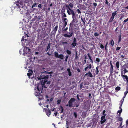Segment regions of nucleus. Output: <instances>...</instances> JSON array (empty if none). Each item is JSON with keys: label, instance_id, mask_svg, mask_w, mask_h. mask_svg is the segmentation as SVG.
Returning a JSON list of instances; mask_svg holds the SVG:
<instances>
[{"label": "nucleus", "instance_id": "43", "mask_svg": "<svg viewBox=\"0 0 128 128\" xmlns=\"http://www.w3.org/2000/svg\"><path fill=\"white\" fill-rule=\"evenodd\" d=\"M88 74V76L89 77H93V76L92 75V74Z\"/></svg>", "mask_w": 128, "mask_h": 128}, {"label": "nucleus", "instance_id": "22", "mask_svg": "<svg viewBox=\"0 0 128 128\" xmlns=\"http://www.w3.org/2000/svg\"><path fill=\"white\" fill-rule=\"evenodd\" d=\"M51 111L49 108L48 109V110L46 112V113L47 114H48L49 115H50L51 114Z\"/></svg>", "mask_w": 128, "mask_h": 128}, {"label": "nucleus", "instance_id": "44", "mask_svg": "<svg viewBox=\"0 0 128 128\" xmlns=\"http://www.w3.org/2000/svg\"><path fill=\"white\" fill-rule=\"evenodd\" d=\"M87 65L89 66L90 68H92V65L91 64H88Z\"/></svg>", "mask_w": 128, "mask_h": 128}, {"label": "nucleus", "instance_id": "38", "mask_svg": "<svg viewBox=\"0 0 128 128\" xmlns=\"http://www.w3.org/2000/svg\"><path fill=\"white\" fill-rule=\"evenodd\" d=\"M96 61L98 62H99L100 61V59L98 58H96Z\"/></svg>", "mask_w": 128, "mask_h": 128}, {"label": "nucleus", "instance_id": "51", "mask_svg": "<svg viewBox=\"0 0 128 128\" xmlns=\"http://www.w3.org/2000/svg\"><path fill=\"white\" fill-rule=\"evenodd\" d=\"M105 3L106 4H107L108 6H109L110 5V3L108 1H106Z\"/></svg>", "mask_w": 128, "mask_h": 128}, {"label": "nucleus", "instance_id": "30", "mask_svg": "<svg viewBox=\"0 0 128 128\" xmlns=\"http://www.w3.org/2000/svg\"><path fill=\"white\" fill-rule=\"evenodd\" d=\"M74 115L75 118H76L77 116V113L76 112H74L73 113Z\"/></svg>", "mask_w": 128, "mask_h": 128}, {"label": "nucleus", "instance_id": "33", "mask_svg": "<svg viewBox=\"0 0 128 128\" xmlns=\"http://www.w3.org/2000/svg\"><path fill=\"white\" fill-rule=\"evenodd\" d=\"M90 69L91 68H90L89 66H87L85 67L84 68V71H86L88 69Z\"/></svg>", "mask_w": 128, "mask_h": 128}, {"label": "nucleus", "instance_id": "39", "mask_svg": "<svg viewBox=\"0 0 128 128\" xmlns=\"http://www.w3.org/2000/svg\"><path fill=\"white\" fill-rule=\"evenodd\" d=\"M121 41V36L120 35L118 36V42H119Z\"/></svg>", "mask_w": 128, "mask_h": 128}, {"label": "nucleus", "instance_id": "54", "mask_svg": "<svg viewBox=\"0 0 128 128\" xmlns=\"http://www.w3.org/2000/svg\"><path fill=\"white\" fill-rule=\"evenodd\" d=\"M62 21H66V20H67V18H62Z\"/></svg>", "mask_w": 128, "mask_h": 128}, {"label": "nucleus", "instance_id": "16", "mask_svg": "<svg viewBox=\"0 0 128 128\" xmlns=\"http://www.w3.org/2000/svg\"><path fill=\"white\" fill-rule=\"evenodd\" d=\"M68 21V20H67L66 21H63V23L62 24H63V28H64L66 27L67 24V22Z\"/></svg>", "mask_w": 128, "mask_h": 128}, {"label": "nucleus", "instance_id": "10", "mask_svg": "<svg viewBox=\"0 0 128 128\" xmlns=\"http://www.w3.org/2000/svg\"><path fill=\"white\" fill-rule=\"evenodd\" d=\"M64 6L62 8V10H63V11H61V15L62 16V17H67L65 13V9L64 8Z\"/></svg>", "mask_w": 128, "mask_h": 128}, {"label": "nucleus", "instance_id": "23", "mask_svg": "<svg viewBox=\"0 0 128 128\" xmlns=\"http://www.w3.org/2000/svg\"><path fill=\"white\" fill-rule=\"evenodd\" d=\"M79 96H80V95L79 94H78L76 96V97H77V99H78V100H79V101L81 102H82V101H83V99L82 98L81 99H80H80L79 98Z\"/></svg>", "mask_w": 128, "mask_h": 128}, {"label": "nucleus", "instance_id": "36", "mask_svg": "<svg viewBox=\"0 0 128 128\" xmlns=\"http://www.w3.org/2000/svg\"><path fill=\"white\" fill-rule=\"evenodd\" d=\"M128 21V18H127L126 19L124 20L122 23L123 24H125L126 23V22H127Z\"/></svg>", "mask_w": 128, "mask_h": 128}, {"label": "nucleus", "instance_id": "28", "mask_svg": "<svg viewBox=\"0 0 128 128\" xmlns=\"http://www.w3.org/2000/svg\"><path fill=\"white\" fill-rule=\"evenodd\" d=\"M37 18V16H34V18H32L31 20V21L32 22H34V21H35L36 20V18Z\"/></svg>", "mask_w": 128, "mask_h": 128}, {"label": "nucleus", "instance_id": "40", "mask_svg": "<svg viewBox=\"0 0 128 128\" xmlns=\"http://www.w3.org/2000/svg\"><path fill=\"white\" fill-rule=\"evenodd\" d=\"M100 47L101 49L104 50V46L102 44H100Z\"/></svg>", "mask_w": 128, "mask_h": 128}, {"label": "nucleus", "instance_id": "52", "mask_svg": "<svg viewBox=\"0 0 128 128\" xmlns=\"http://www.w3.org/2000/svg\"><path fill=\"white\" fill-rule=\"evenodd\" d=\"M94 35L95 36H98L99 35V34L97 32H95L94 34Z\"/></svg>", "mask_w": 128, "mask_h": 128}, {"label": "nucleus", "instance_id": "9", "mask_svg": "<svg viewBox=\"0 0 128 128\" xmlns=\"http://www.w3.org/2000/svg\"><path fill=\"white\" fill-rule=\"evenodd\" d=\"M106 115H104V116H101V120H102V119H104V120H100V122L101 124H102L106 122Z\"/></svg>", "mask_w": 128, "mask_h": 128}, {"label": "nucleus", "instance_id": "21", "mask_svg": "<svg viewBox=\"0 0 128 128\" xmlns=\"http://www.w3.org/2000/svg\"><path fill=\"white\" fill-rule=\"evenodd\" d=\"M109 44H110V45L112 46H114V41L112 39V40L110 41L109 43Z\"/></svg>", "mask_w": 128, "mask_h": 128}, {"label": "nucleus", "instance_id": "29", "mask_svg": "<svg viewBox=\"0 0 128 128\" xmlns=\"http://www.w3.org/2000/svg\"><path fill=\"white\" fill-rule=\"evenodd\" d=\"M66 52L69 55H70L71 54V52L68 50H67L66 51Z\"/></svg>", "mask_w": 128, "mask_h": 128}, {"label": "nucleus", "instance_id": "56", "mask_svg": "<svg viewBox=\"0 0 128 128\" xmlns=\"http://www.w3.org/2000/svg\"><path fill=\"white\" fill-rule=\"evenodd\" d=\"M32 74L31 73H27V75L28 76H30Z\"/></svg>", "mask_w": 128, "mask_h": 128}, {"label": "nucleus", "instance_id": "11", "mask_svg": "<svg viewBox=\"0 0 128 128\" xmlns=\"http://www.w3.org/2000/svg\"><path fill=\"white\" fill-rule=\"evenodd\" d=\"M127 67L126 65L125 64L121 68V74H123V72L126 69V67Z\"/></svg>", "mask_w": 128, "mask_h": 128}, {"label": "nucleus", "instance_id": "2", "mask_svg": "<svg viewBox=\"0 0 128 128\" xmlns=\"http://www.w3.org/2000/svg\"><path fill=\"white\" fill-rule=\"evenodd\" d=\"M30 0H23L22 2L20 0L17 1L15 2V4H16V5L18 6L20 9V11L22 13V14H25L26 12V10L25 8L26 7L24 8V6L25 4L24 5L23 2L24 3H27L29 2Z\"/></svg>", "mask_w": 128, "mask_h": 128}, {"label": "nucleus", "instance_id": "60", "mask_svg": "<svg viewBox=\"0 0 128 128\" xmlns=\"http://www.w3.org/2000/svg\"><path fill=\"white\" fill-rule=\"evenodd\" d=\"M105 112H106L105 110H104L103 111V112H102V114H103L104 115H104H106V114H105Z\"/></svg>", "mask_w": 128, "mask_h": 128}, {"label": "nucleus", "instance_id": "62", "mask_svg": "<svg viewBox=\"0 0 128 128\" xmlns=\"http://www.w3.org/2000/svg\"><path fill=\"white\" fill-rule=\"evenodd\" d=\"M124 101L122 100H121V101H120V104L122 105Z\"/></svg>", "mask_w": 128, "mask_h": 128}, {"label": "nucleus", "instance_id": "50", "mask_svg": "<svg viewBox=\"0 0 128 128\" xmlns=\"http://www.w3.org/2000/svg\"><path fill=\"white\" fill-rule=\"evenodd\" d=\"M128 72V71L126 69L123 72V74H125L126 72Z\"/></svg>", "mask_w": 128, "mask_h": 128}, {"label": "nucleus", "instance_id": "45", "mask_svg": "<svg viewBox=\"0 0 128 128\" xmlns=\"http://www.w3.org/2000/svg\"><path fill=\"white\" fill-rule=\"evenodd\" d=\"M61 100H58L57 101V104H60L61 102Z\"/></svg>", "mask_w": 128, "mask_h": 128}, {"label": "nucleus", "instance_id": "42", "mask_svg": "<svg viewBox=\"0 0 128 128\" xmlns=\"http://www.w3.org/2000/svg\"><path fill=\"white\" fill-rule=\"evenodd\" d=\"M87 55L88 56V57L89 58V59L90 60L91 59H92L91 57V56H90V54L89 53H88L87 54Z\"/></svg>", "mask_w": 128, "mask_h": 128}, {"label": "nucleus", "instance_id": "48", "mask_svg": "<svg viewBox=\"0 0 128 128\" xmlns=\"http://www.w3.org/2000/svg\"><path fill=\"white\" fill-rule=\"evenodd\" d=\"M38 7L41 8L42 7V4H39L38 6Z\"/></svg>", "mask_w": 128, "mask_h": 128}, {"label": "nucleus", "instance_id": "24", "mask_svg": "<svg viewBox=\"0 0 128 128\" xmlns=\"http://www.w3.org/2000/svg\"><path fill=\"white\" fill-rule=\"evenodd\" d=\"M116 66L117 68H118L120 66L119 62L118 61L116 63Z\"/></svg>", "mask_w": 128, "mask_h": 128}, {"label": "nucleus", "instance_id": "55", "mask_svg": "<svg viewBox=\"0 0 128 128\" xmlns=\"http://www.w3.org/2000/svg\"><path fill=\"white\" fill-rule=\"evenodd\" d=\"M54 114L55 116H56L58 114V112L56 111H54Z\"/></svg>", "mask_w": 128, "mask_h": 128}, {"label": "nucleus", "instance_id": "57", "mask_svg": "<svg viewBox=\"0 0 128 128\" xmlns=\"http://www.w3.org/2000/svg\"><path fill=\"white\" fill-rule=\"evenodd\" d=\"M108 44V42H106V44L105 45V50H106L107 49L106 47H107V46Z\"/></svg>", "mask_w": 128, "mask_h": 128}, {"label": "nucleus", "instance_id": "59", "mask_svg": "<svg viewBox=\"0 0 128 128\" xmlns=\"http://www.w3.org/2000/svg\"><path fill=\"white\" fill-rule=\"evenodd\" d=\"M69 123V122H68V121H66V126H68V124Z\"/></svg>", "mask_w": 128, "mask_h": 128}, {"label": "nucleus", "instance_id": "6", "mask_svg": "<svg viewBox=\"0 0 128 128\" xmlns=\"http://www.w3.org/2000/svg\"><path fill=\"white\" fill-rule=\"evenodd\" d=\"M76 100V99L74 98H71L68 102V106L70 107H72V103Z\"/></svg>", "mask_w": 128, "mask_h": 128}, {"label": "nucleus", "instance_id": "25", "mask_svg": "<svg viewBox=\"0 0 128 128\" xmlns=\"http://www.w3.org/2000/svg\"><path fill=\"white\" fill-rule=\"evenodd\" d=\"M69 6L71 9L73 8V4L72 3V2H70L69 5Z\"/></svg>", "mask_w": 128, "mask_h": 128}, {"label": "nucleus", "instance_id": "32", "mask_svg": "<svg viewBox=\"0 0 128 128\" xmlns=\"http://www.w3.org/2000/svg\"><path fill=\"white\" fill-rule=\"evenodd\" d=\"M126 91L125 92V93L126 92V93H128V83H126Z\"/></svg>", "mask_w": 128, "mask_h": 128}, {"label": "nucleus", "instance_id": "27", "mask_svg": "<svg viewBox=\"0 0 128 128\" xmlns=\"http://www.w3.org/2000/svg\"><path fill=\"white\" fill-rule=\"evenodd\" d=\"M60 107L61 108V110L60 113H62L64 112V109L63 107L62 106H60Z\"/></svg>", "mask_w": 128, "mask_h": 128}, {"label": "nucleus", "instance_id": "37", "mask_svg": "<svg viewBox=\"0 0 128 128\" xmlns=\"http://www.w3.org/2000/svg\"><path fill=\"white\" fill-rule=\"evenodd\" d=\"M114 19V18H112V17H111L109 20V22H112V21Z\"/></svg>", "mask_w": 128, "mask_h": 128}, {"label": "nucleus", "instance_id": "18", "mask_svg": "<svg viewBox=\"0 0 128 128\" xmlns=\"http://www.w3.org/2000/svg\"><path fill=\"white\" fill-rule=\"evenodd\" d=\"M117 14V11H115L112 13V15L111 17L114 18V16L116 15Z\"/></svg>", "mask_w": 128, "mask_h": 128}, {"label": "nucleus", "instance_id": "1", "mask_svg": "<svg viewBox=\"0 0 128 128\" xmlns=\"http://www.w3.org/2000/svg\"><path fill=\"white\" fill-rule=\"evenodd\" d=\"M49 75H47L46 76H40L38 79L39 80L41 79H47L49 78ZM44 81L43 84L42 83H38L37 85L36 88V87L34 89V94L36 96L39 97V100H41L43 98V96L41 94L42 93V90L44 86L45 88H47L48 86H49L50 83V82L46 80H42Z\"/></svg>", "mask_w": 128, "mask_h": 128}, {"label": "nucleus", "instance_id": "5", "mask_svg": "<svg viewBox=\"0 0 128 128\" xmlns=\"http://www.w3.org/2000/svg\"><path fill=\"white\" fill-rule=\"evenodd\" d=\"M54 57L56 58H60L61 60L64 59V55L62 54H60L59 55L58 52L56 51L54 52Z\"/></svg>", "mask_w": 128, "mask_h": 128}, {"label": "nucleus", "instance_id": "14", "mask_svg": "<svg viewBox=\"0 0 128 128\" xmlns=\"http://www.w3.org/2000/svg\"><path fill=\"white\" fill-rule=\"evenodd\" d=\"M110 74H111L113 73V66L112 65V64L111 62H110Z\"/></svg>", "mask_w": 128, "mask_h": 128}, {"label": "nucleus", "instance_id": "12", "mask_svg": "<svg viewBox=\"0 0 128 128\" xmlns=\"http://www.w3.org/2000/svg\"><path fill=\"white\" fill-rule=\"evenodd\" d=\"M38 1L37 0H36L34 1L35 3L33 4L32 6V8H33L34 7H37V5L38 4Z\"/></svg>", "mask_w": 128, "mask_h": 128}, {"label": "nucleus", "instance_id": "31", "mask_svg": "<svg viewBox=\"0 0 128 128\" xmlns=\"http://www.w3.org/2000/svg\"><path fill=\"white\" fill-rule=\"evenodd\" d=\"M76 11L77 12H78V14H80L82 12L81 10H79V9H77L76 10Z\"/></svg>", "mask_w": 128, "mask_h": 128}, {"label": "nucleus", "instance_id": "20", "mask_svg": "<svg viewBox=\"0 0 128 128\" xmlns=\"http://www.w3.org/2000/svg\"><path fill=\"white\" fill-rule=\"evenodd\" d=\"M67 70L68 72V75L70 76L72 75V73L70 71V70L69 68H68L67 69Z\"/></svg>", "mask_w": 128, "mask_h": 128}, {"label": "nucleus", "instance_id": "46", "mask_svg": "<svg viewBox=\"0 0 128 128\" xmlns=\"http://www.w3.org/2000/svg\"><path fill=\"white\" fill-rule=\"evenodd\" d=\"M93 6H94V8H96V6H97V4L96 3H93Z\"/></svg>", "mask_w": 128, "mask_h": 128}, {"label": "nucleus", "instance_id": "7", "mask_svg": "<svg viewBox=\"0 0 128 128\" xmlns=\"http://www.w3.org/2000/svg\"><path fill=\"white\" fill-rule=\"evenodd\" d=\"M77 40L76 38L74 37L72 43L71 44L72 47V48L74 47L77 45Z\"/></svg>", "mask_w": 128, "mask_h": 128}, {"label": "nucleus", "instance_id": "4", "mask_svg": "<svg viewBox=\"0 0 128 128\" xmlns=\"http://www.w3.org/2000/svg\"><path fill=\"white\" fill-rule=\"evenodd\" d=\"M24 53L23 54L24 56H29L30 55V49L26 47L23 50Z\"/></svg>", "mask_w": 128, "mask_h": 128}, {"label": "nucleus", "instance_id": "64", "mask_svg": "<svg viewBox=\"0 0 128 128\" xmlns=\"http://www.w3.org/2000/svg\"><path fill=\"white\" fill-rule=\"evenodd\" d=\"M41 16H38V17H37V18H38V20H40V18H41Z\"/></svg>", "mask_w": 128, "mask_h": 128}, {"label": "nucleus", "instance_id": "63", "mask_svg": "<svg viewBox=\"0 0 128 128\" xmlns=\"http://www.w3.org/2000/svg\"><path fill=\"white\" fill-rule=\"evenodd\" d=\"M62 43L63 44H68V43L67 42H62Z\"/></svg>", "mask_w": 128, "mask_h": 128}, {"label": "nucleus", "instance_id": "61", "mask_svg": "<svg viewBox=\"0 0 128 128\" xmlns=\"http://www.w3.org/2000/svg\"><path fill=\"white\" fill-rule=\"evenodd\" d=\"M24 36H23L22 38L21 41H24Z\"/></svg>", "mask_w": 128, "mask_h": 128}, {"label": "nucleus", "instance_id": "15", "mask_svg": "<svg viewBox=\"0 0 128 128\" xmlns=\"http://www.w3.org/2000/svg\"><path fill=\"white\" fill-rule=\"evenodd\" d=\"M50 50H49L48 51H50V52H48L47 53V54L49 56L52 55V54H53V52L54 51V50H52V51L50 52Z\"/></svg>", "mask_w": 128, "mask_h": 128}, {"label": "nucleus", "instance_id": "3", "mask_svg": "<svg viewBox=\"0 0 128 128\" xmlns=\"http://www.w3.org/2000/svg\"><path fill=\"white\" fill-rule=\"evenodd\" d=\"M72 20L71 22L70 23V28L71 26H74L75 24H76L78 22L76 16L75 14L73 16H72ZM69 30H70V29ZM73 34V32H71L70 33V32L69 34H70V35L68 34H65L63 35V36L64 37L70 38L72 36Z\"/></svg>", "mask_w": 128, "mask_h": 128}, {"label": "nucleus", "instance_id": "17", "mask_svg": "<svg viewBox=\"0 0 128 128\" xmlns=\"http://www.w3.org/2000/svg\"><path fill=\"white\" fill-rule=\"evenodd\" d=\"M99 66H97V67H96V72H95V73H94V76L97 74H98V72H99V70H98V68H99Z\"/></svg>", "mask_w": 128, "mask_h": 128}, {"label": "nucleus", "instance_id": "26", "mask_svg": "<svg viewBox=\"0 0 128 128\" xmlns=\"http://www.w3.org/2000/svg\"><path fill=\"white\" fill-rule=\"evenodd\" d=\"M65 6L66 7V9L67 10H69L70 9H71V8H70V7L67 4H66L65 6Z\"/></svg>", "mask_w": 128, "mask_h": 128}, {"label": "nucleus", "instance_id": "41", "mask_svg": "<svg viewBox=\"0 0 128 128\" xmlns=\"http://www.w3.org/2000/svg\"><path fill=\"white\" fill-rule=\"evenodd\" d=\"M118 118V121L121 122H122L123 119L121 117H119Z\"/></svg>", "mask_w": 128, "mask_h": 128}, {"label": "nucleus", "instance_id": "19", "mask_svg": "<svg viewBox=\"0 0 128 128\" xmlns=\"http://www.w3.org/2000/svg\"><path fill=\"white\" fill-rule=\"evenodd\" d=\"M58 25H57L53 29V31L54 32L56 33L57 30H58Z\"/></svg>", "mask_w": 128, "mask_h": 128}, {"label": "nucleus", "instance_id": "49", "mask_svg": "<svg viewBox=\"0 0 128 128\" xmlns=\"http://www.w3.org/2000/svg\"><path fill=\"white\" fill-rule=\"evenodd\" d=\"M122 109H121L120 110H118V112L120 114L122 112Z\"/></svg>", "mask_w": 128, "mask_h": 128}, {"label": "nucleus", "instance_id": "53", "mask_svg": "<svg viewBox=\"0 0 128 128\" xmlns=\"http://www.w3.org/2000/svg\"><path fill=\"white\" fill-rule=\"evenodd\" d=\"M78 58V54L76 52V54L75 57V59H77Z\"/></svg>", "mask_w": 128, "mask_h": 128}, {"label": "nucleus", "instance_id": "35", "mask_svg": "<svg viewBox=\"0 0 128 128\" xmlns=\"http://www.w3.org/2000/svg\"><path fill=\"white\" fill-rule=\"evenodd\" d=\"M120 89V88L119 86L116 87L115 89L116 90H119Z\"/></svg>", "mask_w": 128, "mask_h": 128}, {"label": "nucleus", "instance_id": "8", "mask_svg": "<svg viewBox=\"0 0 128 128\" xmlns=\"http://www.w3.org/2000/svg\"><path fill=\"white\" fill-rule=\"evenodd\" d=\"M67 12L69 15H72L73 16L75 14L74 11L71 9L69 10H68Z\"/></svg>", "mask_w": 128, "mask_h": 128}, {"label": "nucleus", "instance_id": "58", "mask_svg": "<svg viewBox=\"0 0 128 128\" xmlns=\"http://www.w3.org/2000/svg\"><path fill=\"white\" fill-rule=\"evenodd\" d=\"M120 48H121V47H118V46L117 47H116V50L117 51V50H120Z\"/></svg>", "mask_w": 128, "mask_h": 128}, {"label": "nucleus", "instance_id": "47", "mask_svg": "<svg viewBox=\"0 0 128 128\" xmlns=\"http://www.w3.org/2000/svg\"><path fill=\"white\" fill-rule=\"evenodd\" d=\"M83 84L81 83L80 85V89H82L83 88Z\"/></svg>", "mask_w": 128, "mask_h": 128}, {"label": "nucleus", "instance_id": "34", "mask_svg": "<svg viewBox=\"0 0 128 128\" xmlns=\"http://www.w3.org/2000/svg\"><path fill=\"white\" fill-rule=\"evenodd\" d=\"M50 44L49 43L48 44V45L47 46V49L46 50V51H47L49 50V49L50 48Z\"/></svg>", "mask_w": 128, "mask_h": 128}, {"label": "nucleus", "instance_id": "13", "mask_svg": "<svg viewBox=\"0 0 128 128\" xmlns=\"http://www.w3.org/2000/svg\"><path fill=\"white\" fill-rule=\"evenodd\" d=\"M121 76L122 77L123 79L124 80L125 78L126 81V83H128V77L126 75H123V74H121Z\"/></svg>", "mask_w": 128, "mask_h": 128}]
</instances>
